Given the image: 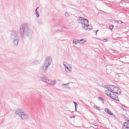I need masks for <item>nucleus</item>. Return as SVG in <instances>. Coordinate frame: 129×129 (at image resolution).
<instances>
[{
	"label": "nucleus",
	"instance_id": "7ed1b4c3",
	"mask_svg": "<svg viewBox=\"0 0 129 129\" xmlns=\"http://www.w3.org/2000/svg\"><path fill=\"white\" fill-rule=\"evenodd\" d=\"M40 80H41L45 82L48 85H54L56 83L55 80L52 81L45 76L40 77Z\"/></svg>",
	"mask_w": 129,
	"mask_h": 129
},
{
	"label": "nucleus",
	"instance_id": "1a4fd4ad",
	"mask_svg": "<svg viewBox=\"0 0 129 129\" xmlns=\"http://www.w3.org/2000/svg\"><path fill=\"white\" fill-rule=\"evenodd\" d=\"M123 124L122 129H129V120L124 122Z\"/></svg>",
	"mask_w": 129,
	"mask_h": 129
},
{
	"label": "nucleus",
	"instance_id": "f03ea898",
	"mask_svg": "<svg viewBox=\"0 0 129 129\" xmlns=\"http://www.w3.org/2000/svg\"><path fill=\"white\" fill-rule=\"evenodd\" d=\"M10 39L14 45L17 46L19 40L18 31L15 30L12 31L10 35Z\"/></svg>",
	"mask_w": 129,
	"mask_h": 129
},
{
	"label": "nucleus",
	"instance_id": "473e14b6",
	"mask_svg": "<svg viewBox=\"0 0 129 129\" xmlns=\"http://www.w3.org/2000/svg\"><path fill=\"white\" fill-rule=\"evenodd\" d=\"M63 27L64 29H67V28H66V27H65L64 26H63Z\"/></svg>",
	"mask_w": 129,
	"mask_h": 129
},
{
	"label": "nucleus",
	"instance_id": "2eb2a0df",
	"mask_svg": "<svg viewBox=\"0 0 129 129\" xmlns=\"http://www.w3.org/2000/svg\"><path fill=\"white\" fill-rule=\"evenodd\" d=\"M39 62L37 60H35L33 62H32L31 63V65H37L39 64Z\"/></svg>",
	"mask_w": 129,
	"mask_h": 129
},
{
	"label": "nucleus",
	"instance_id": "ddd939ff",
	"mask_svg": "<svg viewBox=\"0 0 129 129\" xmlns=\"http://www.w3.org/2000/svg\"><path fill=\"white\" fill-rule=\"evenodd\" d=\"M87 23L86 25H87V29H89L91 30L92 29V27L91 25H89V21L88 20H86Z\"/></svg>",
	"mask_w": 129,
	"mask_h": 129
},
{
	"label": "nucleus",
	"instance_id": "f8f14e48",
	"mask_svg": "<svg viewBox=\"0 0 129 129\" xmlns=\"http://www.w3.org/2000/svg\"><path fill=\"white\" fill-rule=\"evenodd\" d=\"M47 68H47V67H46V66L45 67L42 65L41 67V69L42 70V72L43 73H46L47 71L46 70Z\"/></svg>",
	"mask_w": 129,
	"mask_h": 129
},
{
	"label": "nucleus",
	"instance_id": "393cba45",
	"mask_svg": "<svg viewBox=\"0 0 129 129\" xmlns=\"http://www.w3.org/2000/svg\"><path fill=\"white\" fill-rule=\"evenodd\" d=\"M122 109L124 110H125L126 109V107L124 105H122Z\"/></svg>",
	"mask_w": 129,
	"mask_h": 129
},
{
	"label": "nucleus",
	"instance_id": "b1692460",
	"mask_svg": "<svg viewBox=\"0 0 129 129\" xmlns=\"http://www.w3.org/2000/svg\"><path fill=\"white\" fill-rule=\"evenodd\" d=\"M114 26L113 25H111L109 26V28L111 29L112 30L113 27Z\"/></svg>",
	"mask_w": 129,
	"mask_h": 129
},
{
	"label": "nucleus",
	"instance_id": "bb28decb",
	"mask_svg": "<svg viewBox=\"0 0 129 129\" xmlns=\"http://www.w3.org/2000/svg\"><path fill=\"white\" fill-rule=\"evenodd\" d=\"M65 67L70 71H71V70L70 69V68L68 67H67L66 65H65Z\"/></svg>",
	"mask_w": 129,
	"mask_h": 129
},
{
	"label": "nucleus",
	"instance_id": "f704fd0d",
	"mask_svg": "<svg viewBox=\"0 0 129 129\" xmlns=\"http://www.w3.org/2000/svg\"><path fill=\"white\" fill-rule=\"evenodd\" d=\"M75 110L76 111V107H75Z\"/></svg>",
	"mask_w": 129,
	"mask_h": 129
},
{
	"label": "nucleus",
	"instance_id": "0eeeda50",
	"mask_svg": "<svg viewBox=\"0 0 129 129\" xmlns=\"http://www.w3.org/2000/svg\"><path fill=\"white\" fill-rule=\"evenodd\" d=\"M77 20L78 22L82 24H83L86 21V20H87L85 19L84 17H79L77 18Z\"/></svg>",
	"mask_w": 129,
	"mask_h": 129
},
{
	"label": "nucleus",
	"instance_id": "c85d7f7f",
	"mask_svg": "<svg viewBox=\"0 0 129 129\" xmlns=\"http://www.w3.org/2000/svg\"><path fill=\"white\" fill-rule=\"evenodd\" d=\"M119 23H122L123 22H122V21L120 20H118L117 21Z\"/></svg>",
	"mask_w": 129,
	"mask_h": 129
},
{
	"label": "nucleus",
	"instance_id": "72a5a7b5",
	"mask_svg": "<svg viewBox=\"0 0 129 129\" xmlns=\"http://www.w3.org/2000/svg\"><path fill=\"white\" fill-rule=\"evenodd\" d=\"M39 7H38L36 9H37H37L39 8Z\"/></svg>",
	"mask_w": 129,
	"mask_h": 129
},
{
	"label": "nucleus",
	"instance_id": "423d86ee",
	"mask_svg": "<svg viewBox=\"0 0 129 129\" xmlns=\"http://www.w3.org/2000/svg\"><path fill=\"white\" fill-rule=\"evenodd\" d=\"M20 118L22 120H26L29 118V116L27 114L24 113L20 116Z\"/></svg>",
	"mask_w": 129,
	"mask_h": 129
},
{
	"label": "nucleus",
	"instance_id": "4be33fe9",
	"mask_svg": "<svg viewBox=\"0 0 129 129\" xmlns=\"http://www.w3.org/2000/svg\"><path fill=\"white\" fill-rule=\"evenodd\" d=\"M36 17H39V14L37 9L36 10Z\"/></svg>",
	"mask_w": 129,
	"mask_h": 129
},
{
	"label": "nucleus",
	"instance_id": "aec40b11",
	"mask_svg": "<svg viewBox=\"0 0 129 129\" xmlns=\"http://www.w3.org/2000/svg\"><path fill=\"white\" fill-rule=\"evenodd\" d=\"M98 100H100L103 103H104V100L103 98L101 97H99L98 98Z\"/></svg>",
	"mask_w": 129,
	"mask_h": 129
},
{
	"label": "nucleus",
	"instance_id": "7c9ffc66",
	"mask_svg": "<svg viewBox=\"0 0 129 129\" xmlns=\"http://www.w3.org/2000/svg\"><path fill=\"white\" fill-rule=\"evenodd\" d=\"M104 40H105V42H106L107 41V40L106 39H104Z\"/></svg>",
	"mask_w": 129,
	"mask_h": 129
},
{
	"label": "nucleus",
	"instance_id": "dca6fc26",
	"mask_svg": "<svg viewBox=\"0 0 129 129\" xmlns=\"http://www.w3.org/2000/svg\"><path fill=\"white\" fill-rule=\"evenodd\" d=\"M50 64H49V63H48L47 62H44V64L42 65L43 66H44L45 67H47V68H48L49 67V66Z\"/></svg>",
	"mask_w": 129,
	"mask_h": 129
},
{
	"label": "nucleus",
	"instance_id": "5701e85b",
	"mask_svg": "<svg viewBox=\"0 0 129 129\" xmlns=\"http://www.w3.org/2000/svg\"><path fill=\"white\" fill-rule=\"evenodd\" d=\"M94 109H96L99 111H100V109L99 108V107L97 106H94Z\"/></svg>",
	"mask_w": 129,
	"mask_h": 129
},
{
	"label": "nucleus",
	"instance_id": "4468645a",
	"mask_svg": "<svg viewBox=\"0 0 129 129\" xmlns=\"http://www.w3.org/2000/svg\"><path fill=\"white\" fill-rule=\"evenodd\" d=\"M86 21L83 24H82V27L84 29L87 30V25H86V24H87Z\"/></svg>",
	"mask_w": 129,
	"mask_h": 129
},
{
	"label": "nucleus",
	"instance_id": "2f4dec72",
	"mask_svg": "<svg viewBox=\"0 0 129 129\" xmlns=\"http://www.w3.org/2000/svg\"><path fill=\"white\" fill-rule=\"evenodd\" d=\"M99 31V30H97L95 32V33H96V35H97V32L98 31Z\"/></svg>",
	"mask_w": 129,
	"mask_h": 129
},
{
	"label": "nucleus",
	"instance_id": "6e6552de",
	"mask_svg": "<svg viewBox=\"0 0 129 129\" xmlns=\"http://www.w3.org/2000/svg\"><path fill=\"white\" fill-rule=\"evenodd\" d=\"M24 113V110L20 108L18 109L16 111V114L20 117Z\"/></svg>",
	"mask_w": 129,
	"mask_h": 129
},
{
	"label": "nucleus",
	"instance_id": "412c9836",
	"mask_svg": "<svg viewBox=\"0 0 129 129\" xmlns=\"http://www.w3.org/2000/svg\"><path fill=\"white\" fill-rule=\"evenodd\" d=\"M69 84V83H68L67 84H63L62 85V86L64 88H66V86H68Z\"/></svg>",
	"mask_w": 129,
	"mask_h": 129
},
{
	"label": "nucleus",
	"instance_id": "20e7f679",
	"mask_svg": "<svg viewBox=\"0 0 129 129\" xmlns=\"http://www.w3.org/2000/svg\"><path fill=\"white\" fill-rule=\"evenodd\" d=\"M110 87L109 89L111 90V92L112 93H116L120 94L121 93V92L120 91V90L119 88L116 86H115L114 85H109Z\"/></svg>",
	"mask_w": 129,
	"mask_h": 129
},
{
	"label": "nucleus",
	"instance_id": "c9c22d12",
	"mask_svg": "<svg viewBox=\"0 0 129 129\" xmlns=\"http://www.w3.org/2000/svg\"><path fill=\"white\" fill-rule=\"evenodd\" d=\"M63 65H64V66H65V65H66L65 64H63Z\"/></svg>",
	"mask_w": 129,
	"mask_h": 129
},
{
	"label": "nucleus",
	"instance_id": "cd10ccee",
	"mask_svg": "<svg viewBox=\"0 0 129 129\" xmlns=\"http://www.w3.org/2000/svg\"><path fill=\"white\" fill-rule=\"evenodd\" d=\"M74 105H75V107H76V106H77V103H76L75 102H74Z\"/></svg>",
	"mask_w": 129,
	"mask_h": 129
},
{
	"label": "nucleus",
	"instance_id": "f3484780",
	"mask_svg": "<svg viewBox=\"0 0 129 129\" xmlns=\"http://www.w3.org/2000/svg\"><path fill=\"white\" fill-rule=\"evenodd\" d=\"M86 41L85 40V39H82L79 40V43L80 44H82L84 43Z\"/></svg>",
	"mask_w": 129,
	"mask_h": 129
},
{
	"label": "nucleus",
	"instance_id": "f257e3e1",
	"mask_svg": "<svg viewBox=\"0 0 129 129\" xmlns=\"http://www.w3.org/2000/svg\"><path fill=\"white\" fill-rule=\"evenodd\" d=\"M20 34L22 37L26 38L29 36V29L27 23H23L20 26Z\"/></svg>",
	"mask_w": 129,
	"mask_h": 129
},
{
	"label": "nucleus",
	"instance_id": "6ab92c4d",
	"mask_svg": "<svg viewBox=\"0 0 129 129\" xmlns=\"http://www.w3.org/2000/svg\"><path fill=\"white\" fill-rule=\"evenodd\" d=\"M73 42L75 44H76L77 43H79V40H77L76 39H74L73 40Z\"/></svg>",
	"mask_w": 129,
	"mask_h": 129
},
{
	"label": "nucleus",
	"instance_id": "c756f323",
	"mask_svg": "<svg viewBox=\"0 0 129 129\" xmlns=\"http://www.w3.org/2000/svg\"><path fill=\"white\" fill-rule=\"evenodd\" d=\"M75 116H72L70 117V118H74Z\"/></svg>",
	"mask_w": 129,
	"mask_h": 129
},
{
	"label": "nucleus",
	"instance_id": "a878e982",
	"mask_svg": "<svg viewBox=\"0 0 129 129\" xmlns=\"http://www.w3.org/2000/svg\"><path fill=\"white\" fill-rule=\"evenodd\" d=\"M65 15L67 17L69 16V14L67 12H66Z\"/></svg>",
	"mask_w": 129,
	"mask_h": 129
},
{
	"label": "nucleus",
	"instance_id": "39448f33",
	"mask_svg": "<svg viewBox=\"0 0 129 129\" xmlns=\"http://www.w3.org/2000/svg\"><path fill=\"white\" fill-rule=\"evenodd\" d=\"M105 88H106L107 89V90H106L105 91V93L106 94H107V95H109V96H110V95L111 93V90L110 89V88H109V86H108L107 85H105Z\"/></svg>",
	"mask_w": 129,
	"mask_h": 129
},
{
	"label": "nucleus",
	"instance_id": "9b49d317",
	"mask_svg": "<svg viewBox=\"0 0 129 129\" xmlns=\"http://www.w3.org/2000/svg\"><path fill=\"white\" fill-rule=\"evenodd\" d=\"M111 98L115 100H117L118 99V96L112 93L109 96Z\"/></svg>",
	"mask_w": 129,
	"mask_h": 129
},
{
	"label": "nucleus",
	"instance_id": "9d476101",
	"mask_svg": "<svg viewBox=\"0 0 129 129\" xmlns=\"http://www.w3.org/2000/svg\"><path fill=\"white\" fill-rule=\"evenodd\" d=\"M52 58L50 56L47 57L46 58L45 62H47L48 63L51 64L52 62Z\"/></svg>",
	"mask_w": 129,
	"mask_h": 129
},
{
	"label": "nucleus",
	"instance_id": "a211bd4d",
	"mask_svg": "<svg viewBox=\"0 0 129 129\" xmlns=\"http://www.w3.org/2000/svg\"><path fill=\"white\" fill-rule=\"evenodd\" d=\"M105 110L106 112L108 113L109 115H112V113H111L110 111L109 110V109L107 108L105 109Z\"/></svg>",
	"mask_w": 129,
	"mask_h": 129
}]
</instances>
